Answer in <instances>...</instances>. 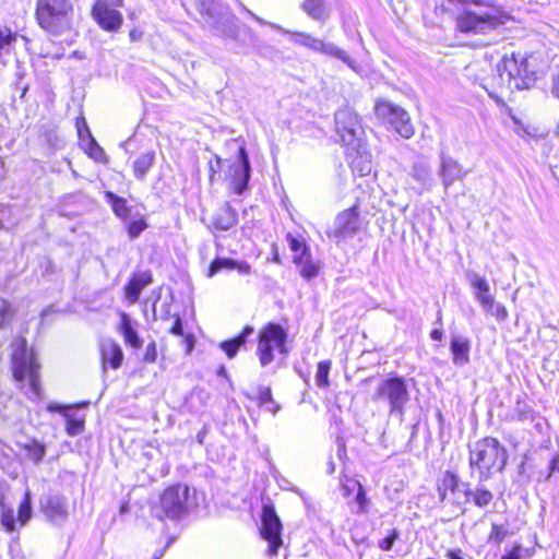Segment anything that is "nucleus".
Segmentation results:
<instances>
[{"label":"nucleus","mask_w":559,"mask_h":559,"mask_svg":"<svg viewBox=\"0 0 559 559\" xmlns=\"http://www.w3.org/2000/svg\"><path fill=\"white\" fill-rule=\"evenodd\" d=\"M455 17V26L466 35L488 34L511 20L510 14L491 0H471Z\"/></svg>","instance_id":"nucleus-1"},{"label":"nucleus","mask_w":559,"mask_h":559,"mask_svg":"<svg viewBox=\"0 0 559 559\" xmlns=\"http://www.w3.org/2000/svg\"><path fill=\"white\" fill-rule=\"evenodd\" d=\"M508 459V450L493 437L479 439L469 447V467L472 472H478L479 483L486 481L495 474L503 472Z\"/></svg>","instance_id":"nucleus-2"},{"label":"nucleus","mask_w":559,"mask_h":559,"mask_svg":"<svg viewBox=\"0 0 559 559\" xmlns=\"http://www.w3.org/2000/svg\"><path fill=\"white\" fill-rule=\"evenodd\" d=\"M535 62L536 59L533 56H521L514 52L510 57L504 56L497 67L499 76L508 82L510 90H528L538 79Z\"/></svg>","instance_id":"nucleus-3"},{"label":"nucleus","mask_w":559,"mask_h":559,"mask_svg":"<svg viewBox=\"0 0 559 559\" xmlns=\"http://www.w3.org/2000/svg\"><path fill=\"white\" fill-rule=\"evenodd\" d=\"M13 377L22 382L28 378V397L33 401L41 397L39 382V364L33 349H28L25 338H19L13 343L12 353Z\"/></svg>","instance_id":"nucleus-4"},{"label":"nucleus","mask_w":559,"mask_h":559,"mask_svg":"<svg viewBox=\"0 0 559 559\" xmlns=\"http://www.w3.org/2000/svg\"><path fill=\"white\" fill-rule=\"evenodd\" d=\"M73 13L72 0H36L37 23L52 35H60L72 28Z\"/></svg>","instance_id":"nucleus-5"},{"label":"nucleus","mask_w":559,"mask_h":559,"mask_svg":"<svg viewBox=\"0 0 559 559\" xmlns=\"http://www.w3.org/2000/svg\"><path fill=\"white\" fill-rule=\"evenodd\" d=\"M193 506L190 488L187 485L177 484L165 489L159 498V503L152 507L151 512L160 521L165 519L179 521L189 513Z\"/></svg>","instance_id":"nucleus-6"},{"label":"nucleus","mask_w":559,"mask_h":559,"mask_svg":"<svg viewBox=\"0 0 559 559\" xmlns=\"http://www.w3.org/2000/svg\"><path fill=\"white\" fill-rule=\"evenodd\" d=\"M439 502L443 507L464 512V506L471 501V484L463 481L457 474L445 471L437 480Z\"/></svg>","instance_id":"nucleus-7"},{"label":"nucleus","mask_w":559,"mask_h":559,"mask_svg":"<svg viewBox=\"0 0 559 559\" xmlns=\"http://www.w3.org/2000/svg\"><path fill=\"white\" fill-rule=\"evenodd\" d=\"M409 399L406 380L400 376L381 380L372 394V401L385 403L389 406L390 414L397 415L401 419L405 414V406Z\"/></svg>","instance_id":"nucleus-8"},{"label":"nucleus","mask_w":559,"mask_h":559,"mask_svg":"<svg viewBox=\"0 0 559 559\" xmlns=\"http://www.w3.org/2000/svg\"><path fill=\"white\" fill-rule=\"evenodd\" d=\"M334 124L336 134L340 136L341 142L357 151L361 144L364 129L360 117L350 107H341L334 114Z\"/></svg>","instance_id":"nucleus-9"},{"label":"nucleus","mask_w":559,"mask_h":559,"mask_svg":"<svg viewBox=\"0 0 559 559\" xmlns=\"http://www.w3.org/2000/svg\"><path fill=\"white\" fill-rule=\"evenodd\" d=\"M272 26L285 34H288L293 44L304 46L314 52H320L336 58L347 64L350 69L356 70L355 60L352 59L345 50L341 49L336 45L332 43H325L308 33L285 31L281 26L274 24H272Z\"/></svg>","instance_id":"nucleus-10"},{"label":"nucleus","mask_w":559,"mask_h":559,"mask_svg":"<svg viewBox=\"0 0 559 559\" xmlns=\"http://www.w3.org/2000/svg\"><path fill=\"white\" fill-rule=\"evenodd\" d=\"M287 331L278 323H267L259 333L258 354L263 367L271 364L274 359L273 346L281 354H287L286 348Z\"/></svg>","instance_id":"nucleus-11"},{"label":"nucleus","mask_w":559,"mask_h":559,"mask_svg":"<svg viewBox=\"0 0 559 559\" xmlns=\"http://www.w3.org/2000/svg\"><path fill=\"white\" fill-rule=\"evenodd\" d=\"M376 116L390 124V127L404 139H411L415 128L408 112L402 107L388 100H380L374 106Z\"/></svg>","instance_id":"nucleus-12"},{"label":"nucleus","mask_w":559,"mask_h":559,"mask_svg":"<svg viewBox=\"0 0 559 559\" xmlns=\"http://www.w3.org/2000/svg\"><path fill=\"white\" fill-rule=\"evenodd\" d=\"M282 522L276 514L275 508L271 503H264L261 514V536L267 542V554L270 556L277 555L278 549L283 545L282 540Z\"/></svg>","instance_id":"nucleus-13"},{"label":"nucleus","mask_w":559,"mask_h":559,"mask_svg":"<svg viewBox=\"0 0 559 559\" xmlns=\"http://www.w3.org/2000/svg\"><path fill=\"white\" fill-rule=\"evenodd\" d=\"M224 163L227 164L234 192L242 194L251 177V165L245 146H239L235 160L226 159Z\"/></svg>","instance_id":"nucleus-14"},{"label":"nucleus","mask_w":559,"mask_h":559,"mask_svg":"<svg viewBox=\"0 0 559 559\" xmlns=\"http://www.w3.org/2000/svg\"><path fill=\"white\" fill-rule=\"evenodd\" d=\"M359 214L356 206L341 212L335 221L332 230L328 231L330 238L341 241L354 237L359 230Z\"/></svg>","instance_id":"nucleus-15"},{"label":"nucleus","mask_w":559,"mask_h":559,"mask_svg":"<svg viewBox=\"0 0 559 559\" xmlns=\"http://www.w3.org/2000/svg\"><path fill=\"white\" fill-rule=\"evenodd\" d=\"M45 516L55 525H62L69 515L67 498L61 495H48L40 500Z\"/></svg>","instance_id":"nucleus-16"},{"label":"nucleus","mask_w":559,"mask_h":559,"mask_svg":"<svg viewBox=\"0 0 559 559\" xmlns=\"http://www.w3.org/2000/svg\"><path fill=\"white\" fill-rule=\"evenodd\" d=\"M93 16L106 31H117L122 24L121 13L103 1H97L93 7Z\"/></svg>","instance_id":"nucleus-17"},{"label":"nucleus","mask_w":559,"mask_h":559,"mask_svg":"<svg viewBox=\"0 0 559 559\" xmlns=\"http://www.w3.org/2000/svg\"><path fill=\"white\" fill-rule=\"evenodd\" d=\"M100 358L104 371L107 367L120 368L123 360V352L120 345L111 338L103 340L99 344Z\"/></svg>","instance_id":"nucleus-18"},{"label":"nucleus","mask_w":559,"mask_h":559,"mask_svg":"<svg viewBox=\"0 0 559 559\" xmlns=\"http://www.w3.org/2000/svg\"><path fill=\"white\" fill-rule=\"evenodd\" d=\"M238 223L237 212L230 206L228 202H225L211 217L209 228L215 230L226 231L233 228Z\"/></svg>","instance_id":"nucleus-19"},{"label":"nucleus","mask_w":559,"mask_h":559,"mask_svg":"<svg viewBox=\"0 0 559 559\" xmlns=\"http://www.w3.org/2000/svg\"><path fill=\"white\" fill-rule=\"evenodd\" d=\"M471 347L472 342L468 337L462 335H452L450 342L452 362L459 367L468 365Z\"/></svg>","instance_id":"nucleus-20"},{"label":"nucleus","mask_w":559,"mask_h":559,"mask_svg":"<svg viewBox=\"0 0 559 559\" xmlns=\"http://www.w3.org/2000/svg\"><path fill=\"white\" fill-rule=\"evenodd\" d=\"M440 176L445 188L465 176L462 165L451 156L441 155Z\"/></svg>","instance_id":"nucleus-21"},{"label":"nucleus","mask_w":559,"mask_h":559,"mask_svg":"<svg viewBox=\"0 0 559 559\" xmlns=\"http://www.w3.org/2000/svg\"><path fill=\"white\" fill-rule=\"evenodd\" d=\"M472 287L475 289V297L485 311H491L493 308V297L490 295L489 284L484 276L472 274L469 276Z\"/></svg>","instance_id":"nucleus-22"},{"label":"nucleus","mask_w":559,"mask_h":559,"mask_svg":"<svg viewBox=\"0 0 559 559\" xmlns=\"http://www.w3.org/2000/svg\"><path fill=\"white\" fill-rule=\"evenodd\" d=\"M151 272L134 274L124 286L126 297L130 302L138 301L142 290L152 283Z\"/></svg>","instance_id":"nucleus-23"},{"label":"nucleus","mask_w":559,"mask_h":559,"mask_svg":"<svg viewBox=\"0 0 559 559\" xmlns=\"http://www.w3.org/2000/svg\"><path fill=\"white\" fill-rule=\"evenodd\" d=\"M229 39L235 41L237 52H248L257 44L258 37L250 27L240 24Z\"/></svg>","instance_id":"nucleus-24"},{"label":"nucleus","mask_w":559,"mask_h":559,"mask_svg":"<svg viewBox=\"0 0 559 559\" xmlns=\"http://www.w3.org/2000/svg\"><path fill=\"white\" fill-rule=\"evenodd\" d=\"M118 330L122 334L127 345L135 349H139L142 346L143 341L134 329L133 321L128 313H120V324Z\"/></svg>","instance_id":"nucleus-25"},{"label":"nucleus","mask_w":559,"mask_h":559,"mask_svg":"<svg viewBox=\"0 0 559 559\" xmlns=\"http://www.w3.org/2000/svg\"><path fill=\"white\" fill-rule=\"evenodd\" d=\"M409 175L425 188H430L432 186V171L428 162L424 157H419L413 162Z\"/></svg>","instance_id":"nucleus-26"},{"label":"nucleus","mask_w":559,"mask_h":559,"mask_svg":"<svg viewBox=\"0 0 559 559\" xmlns=\"http://www.w3.org/2000/svg\"><path fill=\"white\" fill-rule=\"evenodd\" d=\"M71 408H73V406H66V405H60V404H49L47 407V409L49 412L63 413V416L67 421L66 431L69 436L75 437L83 432L84 419L74 418L69 413L66 412Z\"/></svg>","instance_id":"nucleus-27"},{"label":"nucleus","mask_w":559,"mask_h":559,"mask_svg":"<svg viewBox=\"0 0 559 559\" xmlns=\"http://www.w3.org/2000/svg\"><path fill=\"white\" fill-rule=\"evenodd\" d=\"M301 10L313 21L325 22L330 16V10L325 0H305L300 4Z\"/></svg>","instance_id":"nucleus-28"},{"label":"nucleus","mask_w":559,"mask_h":559,"mask_svg":"<svg viewBox=\"0 0 559 559\" xmlns=\"http://www.w3.org/2000/svg\"><path fill=\"white\" fill-rule=\"evenodd\" d=\"M223 269L237 270L241 274H249L251 267L247 262H238L229 258H216L209 267V276L215 275Z\"/></svg>","instance_id":"nucleus-29"},{"label":"nucleus","mask_w":559,"mask_h":559,"mask_svg":"<svg viewBox=\"0 0 559 559\" xmlns=\"http://www.w3.org/2000/svg\"><path fill=\"white\" fill-rule=\"evenodd\" d=\"M253 331L252 326L247 325L241 333L234 338L222 342L219 347L225 352L228 358H234L238 349L246 344L248 336H250Z\"/></svg>","instance_id":"nucleus-30"},{"label":"nucleus","mask_w":559,"mask_h":559,"mask_svg":"<svg viewBox=\"0 0 559 559\" xmlns=\"http://www.w3.org/2000/svg\"><path fill=\"white\" fill-rule=\"evenodd\" d=\"M154 162H155V152L154 151H147L145 153H142L132 164L134 177L138 180L143 181L146 177V174L153 167Z\"/></svg>","instance_id":"nucleus-31"},{"label":"nucleus","mask_w":559,"mask_h":559,"mask_svg":"<svg viewBox=\"0 0 559 559\" xmlns=\"http://www.w3.org/2000/svg\"><path fill=\"white\" fill-rule=\"evenodd\" d=\"M535 418L536 412L532 406L525 400L518 397L510 419L526 423L534 421Z\"/></svg>","instance_id":"nucleus-32"},{"label":"nucleus","mask_w":559,"mask_h":559,"mask_svg":"<svg viewBox=\"0 0 559 559\" xmlns=\"http://www.w3.org/2000/svg\"><path fill=\"white\" fill-rule=\"evenodd\" d=\"M106 201L111 205V209L116 216L126 221L131 214V209L128 206L127 200L115 194L111 191L105 193Z\"/></svg>","instance_id":"nucleus-33"},{"label":"nucleus","mask_w":559,"mask_h":559,"mask_svg":"<svg viewBox=\"0 0 559 559\" xmlns=\"http://www.w3.org/2000/svg\"><path fill=\"white\" fill-rule=\"evenodd\" d=\"M240 24L237 23V19L230 13L226 12L222 14L214 23V29L221 36L229 38L231 34L237 29Z\"/></svg>","instance_id":"nucleus-34"},{"label":"nucleus","mask_w":559,"mask_h":559,"mask_svg":"<svg viewBox=\"0 0 559 559\" xmlns=\"http://www.w3.org/2000/svg\"><path fill=\"white\" fill-rule=\"evenodd\" d=\"M19 34L7 25H0V58L10 55L17 41Z\"/></svg>","instance_id":"nucleus-35"},{"label":"nucleus","mask_w":559,"mask_h":559,"mask_svg":"<svg viewBox=\"0 0 559 559\" xmlns=\"http://www.w3.org/2000/svg\"><path fill=\"white\" fill-rule=\"evenodd\" d=\"M32 498L29 490H27L24 495L23 500L20 502L15 523L19 522L21 526L26 525L27 522L32 519Z\"/></svg>","instance_id":"nucleus-36"},{"label":"nucleus","mask_w":559,"mask_h":559,"mask_svg":"<svg viewBox=\"0 0 559 559\" xmlns=\"http://www.w3.org/2000/svg\"><path fill=\"white\" fill-rule=\"evenodd\" d=\"M0 522L8 533L15 532V514L12 508H5L4 496L0 493Z\"/></svg>","instance_id":"nucleus-37"},{"label":"nucleus","mask_w":559,"mask_h":559,"mask_svg":"<svg viewBox=\"0 0 559 559\" xmlns=\"http://www.w3.org/2000/svg\"><path fill=\"white\" fill-rule=\"evenodd\" d=\"M332 367L331 360H322L317 366L316 372V384L321 389H328L330 386L329 374Z\"/></svg>","instance_id":"nucleus-38"},{"label":"nucleus","mask_w":559,"mask_h":559,"mask_svg":"<svg viewBox=\"0 0 559 559\" xmlns=\"http://www.w3.org/2000/svg\"><path fill=\"white\" fill-rule=\"evenodd\" d=\"M23 448L26 451L27 457L35 464H39L46 454V447L37 440H32L31 442L25 443Z\"/></svg>","instance_id":"nucleus-39"},{"label":"nucleus","mask_w":559,"mask_h":559,"mask_svg":"<svg viewBox=\"0 0 559 559\" xmlns=\"http://www.w3.org/2000/svg\"><path fill=\"white\" fill-rule=\"evenodd\" d=\"M81 144L84 146V150L88 156L94 160L103 162L105 159L106 155L104 150L98 145L92 134H87L85 142Z\"/></svg>","instance_id":"nucleus-40"},{"label":"nucleus","mask_w":559,"mask_h":559,"mask_svg":"<svg viewBox=\"0 0 559 559\" xmlns=\"http://www.w3.org/2000/svg\"><path fill=\"white\" fill-rule=\"evenodd\" d=\"M81 144L84 146V150L88 156L94 160L103 162L105 159L106 155L104 150L98 145L92 134H87L85 142Z\"/></svg>","instance_id":"nucleus-41"},{"label":"nucleus","mask_w":559,"mask_h":559,"mask_svg":"<svg viewBox=\"0 0 559 559\" xmlns=\"http://www.w3.org/2000/svg\"><path fill=\"white\" fill-rule=\"evenodd\" d=\"M81 144L84 146V150L88 156L94 160L103 162L105 159L106 155L104 150L98 145L92 134H87L85 142Z\"/></svg>","instance_id":"nucleus-42"},{"label":"nucleus","mask_w":559,"mask_h":559,"mask_svg":"<svg viewBox=\"0 0 559 559\" xmlns=\"http://www.w3.org/2000/svg\"><path fill=\"white\" fill-rule=\"evenodd\" d=\"M286 238L289 249L296 253L294 261H302L310 252L307 245L298 238L294 237L292 234H288Z\"/></svg>","instance_id":"nucleus-43"},{"label":"nucleus","mask_w":559,"mask_h":559,"mask_svg":"<svg viewBox=\"0 0 559 559\" xmlns=\"http://www.w3.org/2000/svg\"><path fill=\"white\" fill-rule=\"evenodd\" d=\"M294 263L300 269L299 273L305 280H311L318 275V266L311 260L310 252L302 261H294Z\"/></svg>","instance_id":"nucleus-44"},{"label":"nucleus","mask_w":559,"mask_h":559,"mask_svg":"<svg viewBox=\"0 0 559 559\" xmlns=\"http://www.w3.org/2000/svg\"><path fill=\"white\" fill-rule=\"evenodd\" d=\"M493 499V495L490 490L485 487L478 486L475 490H472V498L474 504L478 508L488 507Z\"/></svg>","instance_id":"nucleus-45"},{"label":"nucleus","mask_w":559,"mask_h":559,"mask_svg":"<svg viewBox=\"0 0 559 559\" xmlns=\"http://www.w3.org/2000/svg\"><path fill=\"white\" fill-rule=\"evenodd\" d=\"M509 532L503 525L492 524L491 532L489 534L488 540L490 543H495L496 545H500L504 538L508 536Z\"/></svg>","instance_id":"nucleus-46"},{"label":"nucleus","mask_w":559,"mask_h":559,"mask_svg":"<svg viewBox=\"0 0 559 559\" xmlns=\"http://www.w3.org/2000/svg\"><path fill=\"white\" fill-rule=\"evenodd\" d=\"M355 502L358 506L357 513H366L367 512L370 501L366 495L365 488L360 484H358V490L355 496Z\"/></svg>","instance_id":"nucleus-47"},{"label":"nucleus","mask_w":559,"mask_h":559,"mask_svg":"<svg viewBox=\"0 0 559 559\" xmlns=\"http://www.w3.org/2000/svg\"><path fill=\"white\" fill-rule=\"evenodd\" d=\"M13 311L9 302L0 298V329L4 328L11 321Z\"/></svg>","instance_id":"nucleus-48"},{"label":"nucleus","mask_w":559,"mask_h":559,"mask_svg":"<svg viewBox=\"0 0 559 559\" xmlns=\"http://www.w3.org/2000/svg\"><path fill=\"white\" fill-rule=\"evenodd\" d=\"M147 224L144 219L132 221L128 224V235L131 239L138 238L143 230H145Z\"/></svg>","instance_id":"nucleus-49"},{"label":"nucleus","mask_w":559,"mask_h":559,"mask_svg":"<svg viewBox=\"0 0 559 559\" xmlns=\"http://www.w3.org/2000/svg\"><path fill=\"white\" fill-rule=\"evenodd\" d=\"M399 537L400 532L396 528H393L386 537L379 542L378 546L383 551H390Z\"/></svg>","instance_id":"nucleus-50"},{"label":"nucleus","mask_w":559,"mask_h":559,"mask_svg":"<svg viewBox=\"0 0 559 559\" xmlns=\"http://www.w3.org/2000/svg\"><path fill=\"white\" fill-rule=\"evenodd\" d=\"M157 359V346L155 341L150 342L146 345L144 355H143V361L146 364H154Z\"/></svg>","instance_id":"nucleus-51"},{"label":"nucleus","mask_w":559,"mask_h":559,"mask_svg":"<svg viewBox=\"0 0 559 559\" xmlns=\"http://www.w3.org/2000/svg\"><path fill=\"white\" fill-rule=\"evenodd\" d=\"M259 404L260 406H267L269 404H274V400L272 397V391L269 386H260L259 388Z\"/></svg>","instance_id":"nucleus-52"},{"label":"nucleus","mask_w":559,"mask_h":559,"mask_svg":"<svg viewBox=\"0 0 559 559\" xmlns=\"http://www.w3.org/2000/svg\"><path fill=\"white\" fill-rule=\"evenodd\" d=\"M76 130L81 143L85 142L87 134H92L86 120L83 117L76 119Z\"/></svg>","instance_id":"nucleus-53"},{"label":"nucleus","mask_w":559,"mask_h":559,"mask_svg":"<svg viewBox=\"0 0 559 559\" xmlns=\"http://www.w3.org/2000/svg\"><path fill=\"white\" fill-rule=\"evenodd\" d=\"M556 473H559V452L556 453L550 460L545 480L549 481Z\"/></svg>","instance_id":"nucleus-54"},{"label":"nucleus","mask_w":559,"mask_h":559,"mask_svg":"<svg viewBox=\"0 0 559 559\" xmlns=\"http://www.w3.org/2000/svg\"><path fill=\"white\" fill-rule=\"evenodd\" d=\"M445 559H473L469 555L465 554L461 548H450L444 554Z\"/></svg>","instance_id":"nucleus-55"},{"label":"nucleus","mask_w":559,"mask_h":559,"mask_svg":"<svg viewBox=\"0 0 559 559\" xmlns=\"http://www.w3.org/2000/svg\"><path fill=\"white\" fill-rule=\"evenodd\" d=\"M522 545L516 544L512 547V549L503 555L501 559H521Z\"/></svg>","instance_id":"nucleus-56"},{"label":"nucleus","mask_w":559,"mask_h":559,"mask_svg":"<svg viewBox=\"0 0 559 559\" xmlns=\"http://www.w3.org/2000/svg\"><path fill=\"white\" fill-rule=\"evenodd\" d=\"M492 316H495L498 320H504L508 317V312L506 308L501 305H495L491 311H489Z\"/></svg>","instance_id":"nucleus-57"},{"label":"nucleus","mask_w":559,"mask_h":559,"mask_svg":"<svg viewBox=\"0 0 559 559\" xmlns=\"http://www.w3.org/2000/svg\"><path fill=\"white\" fill-rule=\"evenodd\" d=\"M170 333L177 336H183V325L180 317H176L173 326L170 328Z\"/></svg>","instance_id":"nucleus-58"},{"label":"nucleus","mask_w":559,"mask_h":559,"mask_svg":"<svg viewBox=\"0 0 559 559\" xmlns=\"http://www.w3.org/2000/svg\"><path fill=\"white\" fill-rule=\"evenodd\" d=\"M551 94L559 99V69L551 76Z\"/></svg>","instance_id":"nucleus-59"},{"label":"nucleus","mask_w":559,"mask_h":559,"mask_svg":"<svg viewBox=\"0 0 559 559\" xmlns=\"http://www.w3.org/2000/svg\"><path fill=\"white\" fill-rule=\"evenodd\" d=\"M16 76H17V81L15 83V86H16L17 90L21 91V98H23L25 96V94L27 93L29 86H28V84L22 85V80L24 78V73L17 72Z\"/></svg>","instance_id":"nucleus-60"},{"label":"nucleus","mask_w":559,"mask_h":559,"mask_svg":"<svg viewBox=\"0 0 559 559\" xmlns=\"http://www.w3.org/2000/svg\"><path fill=\"white\" fill-rule=\"evenodd\" d=\"M183 337H185V343L187 346V353H190L194 347V343H195L194 336L192 334H187V335H183Z\"/></svg>","instance_id":"nucleus-61"},{"label":"nucleus","mask_w":559,"mask_h":559,"mask_svg":"<svg viewBox=\"0 0 559 559\" xmlns=\"http://www.w3.org/2000/svg\"><path fill=\"white\" fill-rule=\"evenodd\" d=\"M430 337L433 340V341H441L442 337H443V331L441 328H437V329H433L431 332H430Z\"/></svg>","instance_id":"nucleus-62"},{"label":"nucleus","mask_w":559,"mask_h":559,"mask_svg":"<svg viewBox=\"0 0 559 559\" xmlns=\"http://www.w3.org/2000/svg\"><path fill=\"white\" fill-rule=\"evenodd\" d=\"M337 456L340 460H342L346 455V448L345 443L342 440L337 441Z\"/></svg>","instance_id":"nucleus-63"},{"label":"nucleus","mask_w":559,"mask_h":559,"mask_svg":"<svg viewBox=\"0 0 559 559\" xmlns=\"http://www.w3.org/2000/svg\"><path fill=\"white\" fill-rule=\"evenodd\" d=\"M242 9L252 17L259 24L261 25H265L267 24L263 19L259 17L258 15H255L253 12H251L250 10H248L245 5H242Z\"/></svg>","instance_id":"nucleus-64"}]
</instances>
